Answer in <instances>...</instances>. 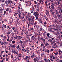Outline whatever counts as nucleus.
<instances>
[{
    "mask_svg": "<svg viewBox=\"0 0 62 62\" xmlns=\"http://www.w3.org/2000/svg\"><path fill=\"white\" fill-rule=\"evenodd\" d=\"M33 15L35 16L36 17H38V16L39 15V12H34Z\"/></svg>",
    "mask_w": 62,
    "mask_h": 62,
    "instance_id": "f257e3e1",
    "label": "nucleus"
},
{
    "mask_svg": "<svg viewBox=\"0 0 62 62\" xmlns=\"http://www.w3.org/2000/svg\"><path fill=\"white\" fill-rule=\"evenodd\" d=\"M33 57H36V56H35V54L34 53H33L32 55H31V57L32 58V59H33Z\"/></svg>",
    "mask_w": 62,
    "mask_h": 62,
    "instance_id": "f03ea898",
    "label": "nucleus"
},
{
    "mask_svg": "<svg viewBox=\"0 0 62 62\" xmlns=\"http://www.w3.org/2000/svg\"><path fill=\"white\" fill-rule=\"evenodd\" d=\"M4 4L5 5H6V7H7V6H8V1H7V0H6V1H5V2L4 3Z\"/></svg>",
    "mask_w": 62,
    "mask_h": 62,
    "instance_id": "7ed1b4c3",
    "label": "nucleus"
},
{
    "mask_svg": "<svg viewBox=\"0 0 62 62\" xmlns=\"http://www.w3.org/2000/svg\"><path fill=\"white\" fill-rule=\"evenodd\" d=\"M31 39L32 40H34V39H35V37H34V36H32L31 37Z\"/></svg>",
    "mask_w": 62,
    "mask_h": 62,
    "instance_id": "20e7f679",
    "label": "nucleus"
},
{
    "mask_svg": "<svg viewBox=\"0 0 62 62\" xmlns=\"http://www.w3.org/2000/svg\"><path fill=\"white\" fill-rule=\"evenodd\" d=\"M49 44V43H48L47 42H46V43L45 44V46H48Z\"/></svg>",
    "mask_w": 62,
    "mask_h": 62,
    "instance_id": "39448f33",
    "label": "nucleus"
},
{
    "mask_svg": "<svg viewBox=\"0 0 62 62\" xmlns=\"http://www.w3.org/2000/svg\"><path fill=\"white\" fill-rule=\"evenodd\" d=\"M33 60L34 62H36L37 61V59H35V58H34L33 59Z\"/></svg>",
    "mask_w": 62,
    "mask_h": 62,
    "instance_id": "423d86ee",
    "label": "nucleus"
},
{
    "mask_svg": "<svg viewBox=\"0 0 62 62\" xmlns=\"http://www.w3.org/2000/svg\"><path fill=\"white\" fill-rule=\"evenodd\" d=\"M61 9V10L60 11H59V12L60 14H61V13H62V10Z\"/></svg>",
    "mask_w": 62,
    "mask_h": 62,
    "instance_id": "0eeeda50",
    "label": "nucleus"
},
{
    "mask_svg": "<svg viewBox=\"0 0 62 62\" xmlns=\"http://www.w3.org/2000/svg\"><path fill=\"white\" fill-rule=\"evenodd\" d=\"M1 5V7L2 8H5V6H4V4H2Z\"/></svg>",
    "mask_w": 62,
    "mask_h": 62,
    "instance_id": "6e6552de",
    "label": "nucleus"
},
{
    "mask_svg": "<svg viewBox=\"0 0 62 62\" xmlns=\"http://www.w3.org/2000/svg\"><path fill=\"white\" fill-rule=\"evenodd\" d=\"M42 2V3H44V2L43 1V0H39V3H41Z\"/></svg>",
    "mask_w": 62,
    "mask_h": 62,
    "instance_id": "1a4fd4ad",
    "label": "nucleus"
},
{
    "mask_svg": "<svg viewBox=\"0 0 62 62\" xmlns=\"http://www.w3.org/2000/svg\"><path fill=\"white\" fill-rule=\"evenodd\" d=\"M60 4V0H59V1H58L57 2V3H56V5H59Z\"/></svg>",
    "mask_w": 62,
    "mask_h": 62,
    "instance_id": "9d476101",
    "label": "nucleus"
},
{
    "mask_svg": "<svg viewBox=\"0 0 62 62\" xmlns=\"http://www.w3.org/2000/svg\"><path fill=\"white\" fill-rule=\"evenodd\" d=\"M54 54L55 55H57L58 54V53L57 52H56V53H54Z\"/></svg>",
    "mask_w": 62,
    "mask_h": 62,
    "instance_id": "9b49d317",
    "label": "nucleus"
},
{
    "mask_svg": "<svg viewBox=\"0 0 62 62\" xmlns=\"http://www.w3.org/2000/svg\"><path fill=\"white\" fill-rule=\"evenodd\" d=\"M53 9V10H54V6H52V7H51Z\"/></svg>",
    "mask_w": 62,
    "mask_h": 62,
    "instance_id": "f8f14e48",
    "label": "nucleus"
},
{
    "mask_svg": "<svg viewBox=\"0 0 62 62\" xmlns=\"http://www.w3.org/2000/svg\"><path fill=\"white\" fill-rule=\"evenodd\" d=\"M28 56H26V58H24V60H26V59H27V60L28 59Z\"/></svg>",
    "mask_w": 62,
    "mask_h": 62,
    "instance_id": "ddd939ff",
    "label": "nucleus"
},
{
    "mask_svg": "<svg viewBox=\"0 0 62 62\" xmlns=\"http://www.w3.org/2000/svg\"><path fill=\"white\" fill-rule=\"evenodd\" d=\"M43 30H44V29H42V28H40V31H43Z\"/></svg>",
    "mask_w": 62,
    "mask_h": 62,
    "instance_id": "4468645a",
    "label": "nucleus"
},
{
    "mask_svg": "<svg viewBox=\"0 0 62 62\" xmlns=\"http://www.w3.org/2000/svg\"><path fill=\"white\" fill-rule=\"evenodd\" d=\"M55 11H56V14H58V11H57V10H55Z\"/></svg>",
    "mask_w": 62,
    "mask_h": 62,
    "instance_id": "2eb2a0df",
    "label": "nucleus"
},
{
    "mask_svg": "<svg viewBox=\"0 0 62 62\" xmlns=\"http://www.w3.org/2000/svg\"><path fill=\"white\" fill-rule=\"evenodd\" d=\"M57 16L58 17V18H59L61 16L59 15V14H58L57 15Z\"/></svg>",
    "mask_w": 62,
    "mask_h": 62,
    "instance_id": "dca6fc26",
    "label": "nucleus"
},
{
    "mask_svg": "<svg viewBox=\"0 0 62 62\" xmlns=\"http://www.w3.org/2000/svg\"><path fill=\"white\" fill-rule=\"evenodd\" d=\"M11 2V1H10L9 0H8V1H7L8 4H10Z\"/></svg>",
    "mask_w": 62,
    "mask_h": 62,
    "instance_id": "f3484780",
    "label": "nucleus"
},
{
    "mask_svg": "<svg viewBox=\"0 0 62 62\" xmlns=\"http://www.w3.org/2000/svg\"><path fill=\"white\" fill-rule=\"evenodd\" d=\"M49 12L48 11H47L46 13V15H49Z\"/></svg>",
    "mask_w": 62,
    "mask_h": 62,
    "instance_id": "a211bd4d",
    "label": "nucleus"
},
{
    "mask_svg": "<svg viewBox=\"0 0 62 62\" xmlns=\"http://www.w3.org/2000/svg\"><path fill=\"white\" fill-rule=\"evenodd\" d=\"M54 17V18H56V17H57L56 15H54V16H53Z\"/></svg>",
    "mask_w": 62,
    "mask_h": 62,
    "instance_id": "6ab92c4d",
    "label": "nucleus"
},
{
    "mask_svg": "<svg viewBox=\"0 0 62 62\" xmlns=\"http://www.w3.org/2000/svg\"><path fill=\"white\" fill-rule=\"evenodd\" d=\"M46 35H47V37H49V35H50V33H47L46 34Z\"/></svg>",
    "mask_w": 62,
    "mask_h": 62,
    "instance_id": "aec40b11",
    "label": "nucleus"
},
{
    "mask_svg": "<svg viewBox=\"0 0 62 62\" xmlns=\"http://www.w3.org/2000/svg\"><path fill=\"white\" fill-rule=\"evenodd\" d=\"M17 11L19 13H20V12H21V10L20 9H18V10Z\"/></svg>",
    "mask_w": 62,
    "mask_h": 62,
    "instance_id": "412c9836",
    "label": "nucleus"
},
{
    "mask_svg": "<svg viewBox=\"0 0 62 62\" xmlns=\"http://www.w3.org/2000/svg\"><path fill=\"white\" fill-rule=\"evenodd\" d=\"M44 54L43 53H42L41 54V56H42V57L44 56Z\"/></svg>",
    "mask_w": 62,
    "mask_h": 62,
    "instance_id": "4be33fe9",
    "label": "nucleus"
},
{
    "mask_svg": "<svg viewBox=\"0 0 62 62\" xmlns=\"http://www.w3.org/2000/svg\"><path fill=\"white\" fill-rule=\"evenodd\" d=\"M10 33H11V32H10V31L9 32L8 31L7 32V34H10Z\"/></svg>",
    "mask_w": 62,
    "mask_h": 62,
    "instance_id": "5701e85b",
    "label": "nucleus"
},
{
    "mask_svg": "<svg viewBox=\"0 0 62 62\" xmlns=\"http://www.w3.org/2000/svg\"><path fill=\"white\" fill-rule=\"evenodd\" d=\"M16 23L18 24V25H20V23L19 22H18V21H17Z\"/></svg>",
    "mask_w": 62,
    "mask_h": 62,
    "instance_id": "b1692460",
    "label": "nucleus"
},
{
    "mask_svg": "<svg viewBox=\"0 0 62 62\" xmlns=\"http://www.w3.org/2000/svg\"><path fill=\"white\" fill-rule=\"evenodd\" d=\"M3 9H4V8H3V9L0 8V11H2V10H3Z\"/></svg>",
    "mask_w": 62,
    "mask_h": 62,
    "instance_id": "393cba45",
    "label": "nucleus"
},
{
    "mask_svg": "<svg viewBox=\"0 0 62 62\" xmlns=\"http://www.w3.org/2000/svg\"><path fill=\"white\" fill-rule=\"evenodd\" d=\"M6 11H8L9 10V8H8L7 9H6Z\"/></svg>",
    "mask_w": 62,
    "mask_h": 62,
    "instance_id": "a878e982",
    "label": "nucleus"
},
{
    "mask_svg": "<svg viewBox=\"0 0 62 62\" xmlns=\"http://www.w3.org/2000/svg\"><path fill=\"white\" fill-rule=\"evenodd\" d=\"M12 43H15V41H13L12 42Z\"/></svg>",
    "mask_w": 62,
    "mask_h": 62,
    "instance_id": "bb28decb",
    "label": "nucleus"
},
{
    "mask_svg": "<svg viewBox=\"0 0 62 62\" xmlns=\"http://www.w3.org/2000/svg\"><path fill=\"white\" fill-rule=\"evenodd\" d=\"M36 17V19H37V20H39V18H38V16H37Z\"/></svg>",
    "mask_w": 62,
    "mask_h": 62,
    "instance_id": "cd10ccee",
    "label": "nucleus"
},
{
    "mask_svg": "<svg viewBox=\"0 0 62 62\" xmlns=\"http://www.w3.org/2000/svg\"><path fill=\"white\" fill-rule=\"evenodd\" d=\"M22 46V47L23 48H24V45H21V46Z\"/></svg>",
    "mask_w": 62,
    "mask_h": 62,
    "instance_id": "c85d7f7f",
    "label": "nucleus"
},
{
    "mask_svg": "<svg viewBox=\"0 0 62 62\" xmlns=\"http://www.w3.org/2000/svg\"><path fill=\"white\" fill-rule=\"evenodd\" d=\"M8 59H9V58H7L6 59V61H8Z\"/></svg>",
    "mask_w": 62,
    "mask_h": 62,
    "instance_id": "c756f323",
    "label": "nucleus"
},
{
    "mask_svg": "<svg viewBox=\"0 0 62 62\" xmlns=\"http://www.w3.org/2000/svg\"><path fill=\"white\" fill-rule=\"evenodd\" d=\"M52 13V15L53 16H54V13H55V12H53Z\"/></svg>",
    "mask_w": 62,
    "mask_h": 62,
    "instance_id": "7c9ffc66",
    "label": "nucleus"
},
{
    "mask_svg": "<svg viewBox=\"0 0 62 62\" xmlns=\"http://www.w3.org/2000/svg\"><path fill=\"white\" fill-rule=\"evenodd\" d=\"M34 2L35 4H37V3L36 1H34Z\"/></svg>",
    "mask_w": 62,
    "mask_h": 62,
    "instance_id": "2f4dec72",
    "label": "nucleus"
},
{
    "mask_svg": "<svg viewBox=\"0 0 62 62\" xmlns=\"http://www.w3.org/2000/svg\"><path fill=\"white\" fill-rule=\"evenodd\" d=\"M3 27L4 28H6V27H7V26L6 25H5Z\"/></svg>",
    "mask_w": 62,
    "mask_h": 62,
    "instance_id": "473e14b6",
    "label": "nucleus"
},
{
    "mask_svg": "<svg viewBox=\"0 0 62 62\" xmlns=\"http://www.w3.org/2000/svg\"><path fill=\"white\" fill-rule=\"evenodd\" d=\"M53 44H54L55 46L56 47H58V46H57V45H56V44H54V43Z\"/></svg>",
    "mask_w": 62,
    "mask_h": 62,
    "instance_id": "72a5a7b5",
    "label": "nucleus"
},
{
    "mask_svg": "<svg viewBox=\"0 0 62 62\" xmlns=\"http://www.w3.org/2000/svg\"><path fill=\"white\" fill-rule=\"evenodd\" d=\"M17 48H18L19 49H20V46L19 45H18L17 46Z\"/></svg>",
    "mask_w": 62,
    "mask_h": 62,
    "instance_id": "f704fd0d",
    "label": "nucleus"
},
{
    "mask_svg": "<svg viewBox=\"0 0 62 62\" xmlns=\"http://www.w3.org/2000/svg\"><path fill=\"white\" fill-rule=\"evenodd\" d=\"M13 47L12 48H15V45H13Z\"/></svg>",
    "mask_w": 62,
    "mask_h": 62,
    "instance_id": "c9c22d12",
    "label": "nucleus"
},
{
    "mask_svg": "<svg viewBox=\"0 0 62 62\" xmlns=\"http://www.w3.org/2000/svg\"><path fill=\"white\" fill-rule=\"evenodd\" d=\"M40 39H41L42 40L43 39V38L42 37H41L40 38Z\"/></svg>",
    "mask_w": 62,
    "mask_h": 62,
    "instance_id": "e433bc0d",
    "label": "nucleus"
},
{
    "mask_svg": "<svg viewBox=\"0 0 62 62\" xmlns=\"http://www.w3.org/2000/svg\"><path fill=\"white\" fill-rule=\"evenodd\" d=\"M7 12H6V11H4V14H6V13Z\"/></svg>",
    "mask_w": 62,
    "mask_h": 62,
    "instance_id": "4c0bfd02",
    "label": "nucleus"
},
{
    "mask_svg": "<svg viewBox=\"0 0 62 62\" xmlns=\"http://www.w3.org/2000/svg\"><path fill=\"white\" fill-rule=\"evenodd\" d=\"M20 43H21V44H22V43H23V41L20 40Z\"/></svg>",
    "mask_w": 62,
    "mask_h": 62,
    "instance_id": "58836bf2",
    "label": "nucleus"
},
{
    "mask_svg": "<svg viewBox=\"0 0 62 62\" xmlns=\"http://www.w3.org/2000/svg\"><path fill=\"white\" fill-rule=\"evenodd\" d=\"M50 42L52 43L51 44H54L53 43V41H52V40H51Z\"/></svg>",
    "mask_w": 62,
    "mask_h": 62,
    "instance_id": "ea45409f",
    "label": "nucleus"
},
{
    "mask_svg": "<svg viewBox=\"0 0 62 62\" xmlns=\"http://www.w3.org/2000/svg\"><path fill=\"white\" fill-rule=\"evenodd\" d=\"M8 42H5V44L6 45H7L8 44Z\"/></svg>",
    "mask_w": 62,
    "mask_h": 62,
    "instance_id": "a19ab883",
    "label": "nucleus"
},
{
    "mask_svg": "<svg viewBox=\"0 0 62 62\" xmlns=\"http://www.w3.org/2000/svg\"><path fill=\"white\" fill-rule=\"evenodd\" d=\"M51 10H50L51 12V13H53V10H52V9H51Z\"/></svg>",
    "mask_w": 62,
    "mask_h": 62,
    "instance_id": "79ce46f5",
    "label": "nucleus"
},
{
    "mask_svg": "<svg viewBox=\"0 0 62 62\" xmlns=\"http://www.w3.org/2000/svg\"><path fill=\"white\" fill-rule=\"evenodd\" d=\"M29 23L30 24H32V25H33V24H34L33 23H32L31 22H30Z\"/></svg>",
    "mask_w": 62,
    "mask_h": 62,
    "instance_id": "37998d69",
    "label": "nucleus"
},
{
    "mask_svg": "<svg viewBox=\"0 0 62 62\" xmlns=\"http://www.w3.org/2000/svg\"><path fill=\"white\" fill-rule=\"evenodd\" d=\"M4 42H1V45H4Z\"/></svg>",
    "mask_w": 62,
    "mask_h": 62,
    "instance_id": "c03bdc74",
    "label": "nucleus"
},
{
    "mask_svg": "<svg viewBox=\"0 0 62 62\" xmlns=\"http://www.w3.org/2000/svg\"><path fill=\"white\" fill-rule=\"evenodd\" d=\"M43 42L44 43H45V39H43Z\"/></svg>",
    "mask_w": 62,
    "mask_h": 62,
    "instance_id": "a18cd8bd",
    "label": "nucleus"
},
{
    "mask_svg": "<svg viewBox=\"0 0 62 62\" xmlns=\"http://www.w3.org/2000/svg\"><path fill=\"white\" fill-rule=\"evenodd\" d=\"M6 38H7V37L6 36H4L3 37L4 39H6Z\"/></svg>",
    "mask_w": 62,
    "mask_h": 62,
    "instance_id": "49530a36",
    "label": "nucleus"
},
{
    "mask_svg": "<svg viewBox=\"0 0 62 62\" xmlns=\"http://www.w3.org/2000/svg\"><path fill=\"white\" fill-rule=\"evenodd\" d=\"M45 55H46L45 54L44 55V58H46V56Z\"/></svg>",
    "mask_w": 62,
    "mask_h": 62,
    "instance_id": "de8ad7c7",
    "label": "nucleus"
},
{
    "mask_svg": "<svg viewBox=\"0 0 62 62\" xmlns=\"http://www.w3.org/2000/svg\"><path fill=\"white\" fill-rule=\"evenodd\" d=\"M7 27L8 28H9V29H11V28H10V27H9L8 26H7Z\"/></svg>",
    "mask_w": 62,
    "mask_h": 62,
    "instance_id": "09e8293b",
    "label": "nucleus"
},
{
    "mask_svg": "<svg viewBox=\"0 0 62 62\" xmlns=\"http://www.w3.org/2000/svg\"><path fill=\"white\" fill-rule=\"evenodd\" d=\"M43 43H42L41 44V47H42V46H43Z\"/></svg>",
    "mask_w": 62,
    "mask_h": 62,
    "instance_id": "8fccbe9b",
    "label": "nucleus"
},
{
    "mask_svg": "<svg viewBox=\"0 0 62 62\" xmlns=\"http://www.w3.org/2000/svg\"><path fill=\"white\" fill-rule=\"evenodd\" d=\"M15 28L13 27L12 28L13 30H15Z\"/></svg>",
    "mask_w": 62,
    "mask_h": 62,
    "instance_id": "3c124183",
    "label": "nucleus"
},
{
    "mask_svg": "<svg viewBox=\"0 0 62 62\" xmlns=\"http://www.w3.org/2000/svg\"><path fill=\"white\" fill-rule=\"evenodd\" d=\"M33 48H32V49H34V48H35V46H32Z\"/></svg>",
    "mask_w": 62,
    "mask_h": 62,
    "instance_id": "603ef678",
    "label": "nucleus"
},
{
    "mask_svg": "<svg viewBox=\"0 0 62 62\" xmlns=\"http://www.w3.org/2000/svg\"><path fill=\"white\" fill-rule=\"evenodd\" d=\"M47 52L48 53H50V51L49 50H48L47 51Z\"/></svg>",
    "mask_w": 62,
    "mask_h": 62,
    "instance_id": "864d4df0",
    "label": "nucleus"
},
{
    "mask_svg": "<svg viewBox=\"0 0 62 62\" xmlns=\"http://www.w3.org/2000/svg\"><path fill=\"white\" fill-rule=\"evenodd\" d=\"M17 31V29L16 28V30L14 31V32H16Z\"/></svg>",
    "mask_w": 62,
    "mask_h": 62,
    "instance_id": "5fc2aeb1",
    "label": "nucleus"
},
{
    "mask_svg": "<svg viewBox=\"0 0 62 62\" xmlns=\"http://www.w3.org/2000/svg\"><path fill=\"white\" fill-rule=\"evenodd\" d=\"M27 53H29V50H28L27 51Z\"/></svg>",
    "mask_w": 62,
    "mask_h": 62,
    "instance_id": "6e6d98bb",
    "label": "nucleus"
},
{
    "mask_svg": "<svg viewBox=\"0 0 62 62\" xmlns=\"http://www.w3.org/2000/svg\"><path fill=\"white\" fill-rule=\"evenodd\" d=\"M22 35H23V32H22L21 33Z\"/></svg>",
    "mask_w": 62,
    "mask_h": 62,
    "instance_id": "4d7b16f0",
    "label": "nucleus"
},
{
    "mask_svg": "<svg viewBox=\"0 0 62 62\" xmlns=\"http://www.w3.org/2000/svg\"><path fill=\"white\" fill-rule=\"evenodd\" d=\"M14 54H15L16 53V51L14 50V51L13 52Z\"/></svg>",
    "mask_w": 62,
    "mask_h": 62,
    "instance_id": "13d9d810",
    "label": "nucleus"
},
{
    "mask_svg": "<svg viewBox=\"0 0 62 62\" xmlns=\"http://www.w3.org/2000/svg\"><path fill=\"white\" fill-rule=\"evenodd\" d=\"M45 51L46 52H47V49H45Z\"/></svg>",
    "mask_w": 62,
    "mask_h": 62,
    "instance_id": "bf43d9fd",
    "label": "nucleus"
},
{
    "mask_svg": "<svg viewBox=\"0 0 62 62\" xmlns=\"http://www.w3.org/2000/svg\"><path fill=\"white\" fill-rule=\"evenodd\" d=\"M31 30H34V28H31Z\"/></svg>",
    "mask_w": 62,
    "mask_h": 62,
    "instance_id": "052dcab7",
    "label": "nucleus"
},
{
    "mask_svg": "<svg viewBox=\"0 0 62 62\" xmlns=\"http://www.w3.org/2000/svg\"><path fill=\"white\" fill-rule=\"evenodd\" d=\"M48 61L49 62H51V61H50L49 59H48L47 60V61Z\"/></svg>",
    "mask_w": 62,
    "mask_h": 62,
    "instance_id": "680f3d73",
    "label": "nucleus"
},
{
    "mask_svg": "<svg viewBox=\"0 0 62 62\" xmlns=\"http://www.w3.org/2000/svg\"><path fill=\"white\" fill-rule=\"evenodd\" d=\"M11 58H13V55H11Z\"/></svg>",
    "mask_w": 62,
    "mask_h": 62,
    "instance_id": "e2e57ef3",
    "label": "nucleus"
},
{
    "mask_svg": "<svg viewBox=\"0 0 62 62\" xmlns=\"http://www.w3.org/2000/svg\"><path fill=\"white\" fill-rule=\"evenodd\" d=\"M55 41H53L52 42V43H55Z\"/></svg>",
    "mask_w": 62,
    "mask_h": 62,
    "instance_id": "0e129e2a",
    "label": "nucleus"
},
{
    "mask_svg": "<svg viewBox=\"0 0 62 62\" xmlns=\"http://www.w3.org/2000/svg\"><path fill=\"white\" fill-rule=\"evenodd\" d=\"M44 24H46V21H45V22L44 23Z\"/></svg>",
    "mask_w": 62,
    "mask_h": 62,
    "instance_id": "69168bd1",
    "label": "nucleus"
},
{
    "mask_svg": "<svg viewBox=\"0 0 62 62\" xmlns=\"http://www.w3.org/2000/svg\"><path fill=\"white\" fill-rule=\"evenodd\" d=\"M24 16H23V19H24V20L25 21V18H24Z\"/></svg>",
    "mask_w": 62,
    "mask_h": 62,
    "instance_id": "338daca9",
    "label": "nucleus"
},
{
    "mask_svg": "<svg viewBox=\"0 0 62 62\" xmlns=\"http://www.w3.org/2000/svg\"><path fill=\"white\" fill-rule=\"evenodd\" d=\"M40 51H43L42 48H40Z\"/></svg>",
    "mask_w": 62,
    "mask_h": 62,
    "instance_id": "774afa93",
    "label": "nucleus"
}]
</instances>
